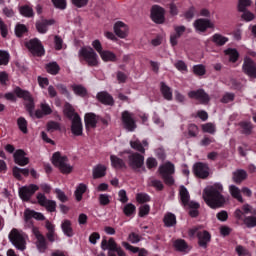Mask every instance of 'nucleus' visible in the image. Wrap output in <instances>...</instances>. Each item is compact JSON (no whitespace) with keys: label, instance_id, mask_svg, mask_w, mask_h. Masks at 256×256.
Listing matches in <instances>:
<instances>
[{"label":"nucleus","instance_id":"obj_1","mask_svg":"<svg viewBox=\"0 0 256 256\" xmlns=\"http://www.w3.org/2000/svg\"><path fill=\"white\" fill-rule=\"evenodd\" d=\"M205 203L212 209H217L225 205V196H223V184L214 183L207 186L203 191Z\"/></svg>","mask_w":256,"mask_h":256},{"label":"nucleus","instance_id":"obj_2","mask_svg":"<svg viewBox=\"0 0 256 256\" xmlns=\"http://www.w3.org/2000/svg\"><path fill=\"white\" fill-rule=\"evenodd\" d=\"M4 97L5 99H7V101H17V97H19V99H24L27 111L30 113L31 116H33L35 102L33 101V96H31V93H29V91L16 87L14 89V93L8 92L4 95Z\"/></svg>","mask_w":256,"mask_h":256},{"label":"nucleus","instance_id":"obj_3","mask_svg":"<svg viewBox=\"0 0 256 256\" xmlns=\"http://www.w3.org/2000/svg\"><path fill=\"white\" fill-rule=\"evenodd\" d=\"M8 237L12 245L19 251H25V249H27V235H25L23 231L14 228L11 230Z\"/></svg>","mask_w":256,"mask_h":256},{"label":"nucleus","instance_id":"obj_4","mask_svg":"<svg viewBox=\"0 0 256 256\" xmlns=\"http://www.w3.org/2000/svg\"><path fill=\"white\" fill-rule=\"evenodd\" d=\"M52 163L64 175H69L73 171V166L69 164V159L66 156H62L59 152L53 154Z\"/></svg>","mask_w":256,"mask_h":256},{"label":"nucleus","instance_id":"obj_5","mask_svg":"<svg viewBox=\"0 0 256 256\" xmlns=\"http://www.w3.org/2000/svg\"><path fill=\"white\" fill-rule=\"evenodd\" d=\"M189 191L187 190V188H185V186H181L180 187V200L182 205H184V207H190V216L191 217H197V215H199V212L197 211V209H199V203L197 202H193V201H189Z\"/></svg>","mask_w":256,"mask_h":256},{"label":"nucleus","instance_id":"obj_6","mask_svg":"<svg viewBox=\"0 0 256 256\" xmlns=\"http://www.w3.org/2000/svg\"><path fill=\"white\" fill-rule=\"evenodd\" d=\"M159 173L166 183V185H173L175 180L173 179V174L175 173V165L171 162H165L159 167Z\"/></svg>","mask_w":256,"mask_h":256},{"label":"nucleus","instance_id":"obj_7","mask_svg":"<svg viewBox=\"0 0 256 256\" xmlns=\"http://www.w3.org/2000/svg\"><path fill=\"white\" fill-rule=\"evenodd\" d=\"M79 55L86 60L90 67H97L99 65V56L91 47L81 48Z\"/></svg>","mask_w":256,"mask_h":256},{"label":"nucleus","instance_id":"obj_8","mask_svg":"<svg viewBox=\"0 0 256 256\" xmlns=\"http://www.w3.org/2000/svg\"><path fill=\"white\" fill-rule=\"evenodd\" d=\"M144 163L145 158L138 153L130 154L128 157V164L134 171H145Z\"/></svg>","mask_w":256,"mask_h":256},{"label":"nucleus","instance_id":"obj_9","mask_svg":"<svg viewBox=\"0 0 256 256\" xmlns=\"http://www.w3.org/2000/svg\"><path fill=\"white\" fill-rule=\"evenodd\" d=\"M39 191V186L35 184H29L19 188L18 193L20 199L23 201H31V198Z\"/></svg>","mask_w":256,"mask_h":256},{"label":"nucleus","instance_id":"obj_10","mask_svg":"<svg viewBox=\"0 0 256 256\" xmlns=\"http://www.w3.org/2000/svg\"><path fill=\"white\" fill-rule=\"evenodd\" d=\"M188 235L190 237L197 235L200 247H207V243L211 241V234L205 230L201 232L197 227L190 229Z\"/></svg>","mask_w":256,"mask_h":256},{"label":"nucleus","instance_id":"obj_11","mask_svg":"<svg viewBox=\"0 0 256 256\" xmlns=\"http://www.w3.org/2000/svg\"><path fill=\"white\" fill-rule=\"evenodd\" d=\"M122 125L130 133H133L137 129V123L135 122L133 113L129 111L122 112Z\"/></svg>","mask_w":256,"mask_h":256},{"label":"nucleus","instance_id":"obj_12","mask_svg":"<svg viewBox=\"0 0 256 256\" xmlns=\"http://www.w3.org/2000/svg\"><path fill=\"white\" fill-rule=\"evenodd\" d=\"M27 49L32 53V55H37V57H41L45 55V48H43V44L39 39L35 38L26 43Z\"/></svg>","mask_w":256,"mask_h":256},{"label":"nucleus","instance_id":"obj_13","mask_svg":"<svg viewBox=\"0 0 256 256\" xmlns=\"http://www.w3.org/2000/svg\"><path fill=\"white\" fill-rule=\"evenodd\" d=\"M32 233L36 238V247L39 253H45V251H47V241L45 240V237L42 236L39 228L35 226L32 227Z\"/></svg>","mask_w":256,"mask_h":256},{"label":"nucleus","instance_id":"obj_14","mask_svg":"<svg viewBox=\"0 0 256 256\" xmlns=\"http://www.w3.org/2000/svg\"><path fill=\"white\" fill-rule=\"evenodd\" d=\"M36 199L38 204H40L41 207H45V209H47L50 213H53L55 209H57V203L53 200L47 199L43 193H38L36 195Z\"/></svg>","mask_w":256,"mask_h":256},{"label":"nucleus","instance_id":"obj_15","mask_svg":"<svg viewBox=\"0 0 256 256\" xmlns=\"http://www.w3.org/2000/svg\"><path fill=\"white\" fill-rule=\"evenodd\" d=\"M114 33L120 39H127L129 37V26L123 21H117L114 24Z\"/></svg>","mask_w":256,"mask_h":256},{"label":"nucleus","instance_id":"obj_16","mask_svg":"<svg viewBox=\"0 0 256 256\" xmlns=\"http://www.w3.org/2000/svg\"><path fill=\"white\" fill-rule=\"evenodd\" d=\"M242 69L248 77L256 79V64L249 57H245Z\"/></svg>","mask_w":256,"mask_h":256},{"label":"nucleus","instance_id":"obj_17","mask_svg":"<svg viewBox=\"0 0 256 256\" xmlns=\"http://www.w3.org/2000/svg\"><path fill=\"white\" fill-rule=\"evenodd\" d=\"M213 27H215V24L208 19H197L194 22V28L200 33L207 31V29H213Z\"/></svg>","mask_w":256,"mask_h":256},{"label":"nucleus","instance_id":"obj_18","mask_svg":"<svg viewBox=\"0 0 256 256\" xmlns=\"http://www.w3.org/2000/svg\"><path fill=\"white\" fill-rule=\"evenodd\" d=\"M151 17L154 23H164L165 21V9L160 6H153L151 10Z\"/></svg>","mask_w":256,"mask_h":256},{"label":"nucleus","instance_id":"obj_19","mask_svg":"<svg viewBox=\"0 0 256 256\" xmlns=\"http://www.w3.org/2000/svg\"><path fill=\"white\" fill-rule=\"evenodd\" d=\"M194 174L200 179H207L209 177V166L203 163H196L194 165Z\"/></svg>","mask_w":256,"mask_h":256},{"label":"nucleus","instance_id":"obj_20","mask_svg":"<svg viewBox=\"0 0 256 256\" xmlns=\"http://www.w3.org/2000/svg\"><path fill=\"white\" fill-rule=\"evenodd\" d=\"M188 97H190V99H197L200 103H209V95H207L203 89L190 91Z\"/></svg>","mask_w":256,"mask_h":256},{"label":"nucleus","instance_id":"obj_21","mask_svg":"<svg viewBox=\"0 0 256 256\" xmlns=\"http://www.w3.org/2000/svg\"><path fill=\"white\" fill-rule=\"evenodd\" d=\"M71 131L76 137L83 135V123H81V117H79V115H75L73 118Z\"/></svg>","mask_w":256,"mask_h":256},{"label":"nucleus","instance_id":"obj_22","mask_svg":"<svg viewBox=\"0 0 256 256\" xmlns=\"http://www.w3.org/2000/svg\"><path fill=\"white\" fill-rule=\"evenodd\" d=\"M14 162L20 167H25V165H29V158L25 156V151L17 150L14 153Z\"/></svg>","mask_w":256,"mask_h":256},{"label":"nucleus","instance_id":"obj_23","mask_svg":"<svg viewBox=\"0 0 256 256\" xmlns=\"http://www.w3.org/2000/svg\"><path fill=\"white\" fill-rule=\"evenodd\" d=\"M51 113H53V109H51V106L44 101L40 103V109L36 110L35 116L37 117V119H41L46 115H51Z\"/></svg>","mask_w":256,"mask_h":256},{"label":"nucleus","instance_id":"obj_24","mask_svg":"<svg viewBox=\"0 0 256 256\" xmlns=\"http://www.w3.org/2000/svg\"><path fill=\"white\" fill-rule=\"evenodd\" d=\"M173 247L176 251L180 253H189L191 251V246L185 242L183 239H177L173 241Z\"/></svg>","mask_w":256,"mask_h":256},{"label":"nucleus","instance_id":"obj_25","mask_svg":"<svg viewBox=\"0 0 256 256\" xmlns=\"http://www.w3.org/2000/svg\"><path fill=\"white\" fill-rule=\"evenodd\" d=\"M25 221H29L30 219H36L37 221H45V216L43 213L35 212L31 209H26L24 212Z\"/></svg>","mask_w":256,"mask_h":256},{"label":"nucleus","instance_id":"obj_26","mask_svg":"<svg viewBox=\"0 0 256 256\" xmlns=\"http://www.w3.org/2000/svg\"><path fill=\"white\" fill-rule=\"evenodd\" d=\"M84 121L87 129H95V127H97L99 117L94 113H88L85 115Z\"/></svg>","mask_w":256,"mask_h":256},{"label":"nucleus","instance_id":"obj_27","mask_svg":"<svg viewBox=\"0 0 256 256\" xmlns=\"http://www.w3.org/2000/svg\"><path fill=\"white\" fill-rule=\"evenodd\" d=\"M50 25H55V20L49 19V20H42L36 24V28L38 33L45 34L48 31V27Z\"/></svg>","mask_w":256,"mask_h":256},{"label":"nucleus","instance_id":"obj_28","mask_svg":"<svg viewBox=\"0 0 256 256\" xmlns=\"http://www.w3.org/2000/svg\"><path fill=\"white\" fill-rule=\"evenodd\" d=\"M97 99H98V101H100L104 105H113V103H115V101L113 100V96L110 95L107 92L98 93L97 94Z\"/></svg>","mask_w":256,"mask_h":256},{"label":"nucleus","instance_id":"obj_29","mask_svg":"<svg viewBox=\"0 0 256 256\" xmlns=\"http://www.w3.org/2000/svg\"><path fill=\"white\" fill-rule=\"evenodd\" d=\"M122 246L131 253H138V256H147V250L139 249V247L132 246L128 242H122Z\"/></svg>","mask_w":256,"mask_h":256},{"label":"nucleus","instance_id":"obj_30","mask_svg":"<svg viewBox=\"0 0 256 256\" xmlns=\"http://www.w3.org/2000/svg\"><path fill=\"white\" fill-rule=\"evenodd\" d=\"M228 189L231 197H233L234 199H237L239 203H243V196L241 195L242 190L239 189V187L232 184L228 187Z\"/></svg>","mask_w":256,"mask_h":256},{"label":"nucleus","instance_id":"obj_31","mask_svg":"<svg viewBox=\"0 0 256 256\" xmlns=\"http://www.w3.org/2000/svg\"><path fill=\"white\" fill-rule=\"evenodd\" d=\"M99 55L105 63L117 61V55L109 50H102Z\"/></svg>","mask_w":256,"mask_h":256},{"label":"nucleus","instance_id":"obj_32","mask_svg":"<svg viewBox=\"0 0 256 256\" xmlns=\"http://www.w3.org/2000/svg\"><path fill=\"white\" fill-rule=\"evenodd\" d=\"M130 145L132 149H135L136 151H139L140 153H145V147H149V143H147V140H144L141 144V141L139 140H132L130 141Z\"/></svg>","mask_w":256,"mask_h":256},{"label":"nucleus","instance_id":"obj_33","mask_svg":"<svg viewBox=\"0 0 256 256\" xmlns=\"http://www.w3.org/2000/svg\"><path fill=\"white\" fill-rule=\"evenodd\" d=\"M107 171V166L103 164H99L93 169V177L94 179H101V177H105Z\"/></svg>","mask_w":256,"mask_h":256},{"label":"nucleus","instance_id":"obj_34","mask_svg":"<svg viewBox=\"0 0 256 256\" xmlns=\"http://www.w3.org/2000/svg\"><path fill=\"white\" fill-rule=\"evenodd\" d=\"M161 93L166 99V101H172L173 100V91L171 90V87L167 86L165 83H161Z\"/></svg>","mask_w":256,"mask_h":256},{"label":"nucleus","instance_id":"obj_35","mask_svg":"<svg viewBox=\"0 0 256 256\" xmlns=\"http://www.w3.org/2000/svg\"><path fill=\"white\" fill-rule=\"evenodd\" d=\"M232 179L234 183H243L247 179V172L245 170H237L233 172Z\"/></svg>","mask_w":256,"mask_h":256},{"label":"nucleus","instance_id":"obj_36","mask_svg":"<svg viewBox=\"0 0 256 256\" xmlns=\"http://www.w3.org/2000/svg\"><path fill=\"white\" fill-rule=\"evenodd\" d=\"M110 161H111V165H112V167H114V169H124V167H125V162L123 161V159H121L115 155L110 156Z\"/></svg>","mask_w":256,"mask_h":256},{"label":"nucleus","instance_id":"obj_37","mask_svg":"<svg viewBox=\"0 0 256 256\" xmlns=\"http://www.w3.org/2000/svg\"><path fill=\"white\" fill-rule=\"evenodd\" d=\"M61 229L66 237H73V228L71 227V221L64 220L61 224Z\"/></svg>","mask_w":256,"mask_h":256},{"label":"nucleus","instance_id":"obj_38","mask_svg":"<svg viewBox=\"0 0 256 256\" xmlns=\"http://www.w3.org/2000/svg\"><path fill=\"white\" fill-rule=\"evenodd\" d=\"M212 41H213V43H215V45H219L221 47V46L225 45V43L229 42V38H227L219 33H216L212 36Z\"/></svg>","mask_w":256,"mask_h":256},{"label":"nucleus","instance_id":"obj_39","mask_svg":"<svg viewBox=\"0 0 256 256\" xmlns=\"http://www.w3.org/2000/svg\"><path fill=\"white\" fill-rule=\"evenodd\" d=\"M71 89L74 91V94L78 95L79 97H85L87 95V89L83 87V85L73 84Z\"/></svg>","mask_w":256,"mask_h":256},{"label":"nucleus","instance_id":"obj_40","mask_svg":"<svg viewBox=\"0 0 256 256\" xmlns=\"http://www.w3.org/2000/svg\"><path fill=\"white\" fill-rule=\"evenodd\" d=\"M87 191V185L81 183L77 186L74 195L76 197V201H81L83 199V194Z\"/></svg>","mask_w":256,"mask_h":256},{"label":"nucleus","instance_id":"obj_41","mask_svg":"<svg viewBox=\"0 0 256 256\" xmlns=\"http://www.w3.org/2000/svg\"><path fill=\"white\" fill-rule=\"evenodd\" d=\"M64 115H67L69 119H75V115H79L77 113H75V108H73V106H71V104L66 103L64 106Z\"/></svg>","mask_w":256,"mask_h":256},{"label":"nucleus","instance_id":"obj_42","mask_svg":"<svg viewBox=\"0 0 256 256\" xmlns=\"http://www.w3.org/2000/svg\"><path fill=\"white\" fill-rule=\"evenodd\" d=\"M164 223L166 227H173L177 223V218L172 213H168L164 216Z\"/></svg>","mask_w":256,"mask_h":256},{"label":"nucleus","instance_id":"obj_43","mask_svg":"<svg viewBox=\"0 0 256 256\" xmlns=\"http://www.w3.org/2000/svg\"><path fill=\"white\" fill-rule=\"evenodd\" d=\"M202 131L204 133H209L210 135H215V132L217 131V127L215 124L209 122L202 125Z\"/></svg>","mask_w":256,"mask_h":256},{"label":"nucleus","instance_id":"obj_44","mask_svg":"<svg viewBox=\"0 0 256 256\" xmlns=\"http://www.w3.org/2000/svg\"><path fill=\"white\" fill-rule=\"evenodd\" d=\"M252 4H253V1L251 0H239L238 11L243 13L244 11H247V7H251Z\"/></svg>","mask_w":256,"mask_h":256},{"label":"nucleus","instance_id":"obj_45","mask_svg":"<svg viewBox=\"0 0 256 256\" xmlns=\"http://www.w3.org/2000/svg\"><path fill=\"white\" fill-rule=\"evenodd\" d=\"M225 55H228L230 61L232 63H235V61H237V59H239V52H237V50L235 49H227L225 50Z\"/></svg>","mask_w":256,"mask_h":256},{"label":"nucleus","instance_id":"obj_46","mask_svg":"<svg viewBox=\"0 0 256 256\" xmlns=\"http://www.w3.org/2000/svg\"><path fill=\"white\" fill-rule=\"evenodd\" d=\"M46 71L50 73V75H57L59 73V65L53 62L46 66Z\"/></svg>","mask_w":256,"mask_h":256},{"label":"nucleus","instance_id":"obj_47","mask_svg":"<svg viewBox=\"0 0 256 256\" xmlns=\"http://www.w3.org/2000/svg\"><path fill=\"white\" fill-rule=\"evenodd\" d=\"M20 13L21 15H23V17H33L34 13H33V8H31V6H22L20 8Z\"/></svg>","mask_w":256,"mask_h":256},{"label":"nucleus","instance_id":"obj_48","mask_svg":"<svg viewBox=\"0 0 256 256\" xmlns=\"http://www.w3.org/2000/svg\"><path fill=\"white\" fill-rule=\"evenodd\" d=\"M135 210H136L135 205L129 203L124 206L123 211H124V214L126 215V217H131V215L135 214Z\"/></svg>","mask_w":256,"mask_h":256},{"label":"nucleus","instance_id":"obj_49","mask_svg":"<svg viewBox=\"0 0 256 256\" xmlns=\"http://www.w3.org/2000/svg\"><path fill=\"white\" fill-rule=\"evenodd\" d=\"M47 131H49L50 133H53L54 131H59V129H61V125L58 122L55 121H50L47 123Z\"/></svg>","mask_w":256,"mask_h":256},{"label":"nucleus","instance_id":"obj_50","mask_svg":"<svg viewBox=\"0 0 256 256\" xmlns=\"http://www.w3.org/2000/svg\"><path fill=\"white\" fill-rule=\"evenodd\" d=\"M17 125L22 133H27V120L23 117L18 118Z\"/></svg>","mask_w":256,"mask_h":256},{"label":"nucleus","instance_id":"obj_51","mask_svg":"<svg viewBox=\"0 0 256 256\" xmlns=\"http://www.w3.org/2000/svg\"><path fill=\"white\" fill-rule=\"evenodd\" d=\"M136 201H138V203H149V201H151V197L146 193H138L136 195Z\"/></svg>","mask_w":256,"mask_h":256},{"label":"nucleus","instance_id":"obj_52","mask_svg":"<svg viewBox=\"0 0 256 256\" xmlns=\"http://www.w3.org/2000/svg\"><path fill=\"white\" fill-rule=\"evenodd\" d=\"M9 52L0 50V65H7L9 63Z\"/></svg>","mask_w":256,"mask_h":256},{"label":"nucleus","instance_id":"obj_53","mask_svg":"<svg viewBox=\"0 0 256 256\" xmlns=\"http://www.w3.org/2000/svg\"><path fill=\"white\" fill-rule=\"evenodd\" d=\"M235 251L238 256H251L249 250H247L245 247L241 245L236 246Z\"/></svg>","mask_w":256,"mask_h":256},{"label":"nucleus","instance_id":"obj_54","mask_svg":"<svg viewBox=\"0 0 256 256\" xmlns=\"http://www.w3.org/2000/svg\"><path fill=\"white\" fill-rule=\"evenodd\" d=\"M99 203L100 205H109L111 203V196L109 194H100Z\"/></svg>","mask_w":256,"mask_h":256},{"label":"nucleus","instance_id":"obj_55","mask_svg":"<svg viewBox=\"0 0 256 256\" xmlns=\"http://www.w3.org/2000/svg\"><path fill=\"white\" fill-rule=\"evenodd\" d=\"M150 211H151V207L148 204H143L139 208V215L141 217H145V215H149Z\"/></svg>","mask_w":256,"mask_h":256},{"label":"nucleus","instance_id":"obj_56","mask_svg":"<svg viewBox=\"0 0 256 256\" xmlns=\"http://www.w3.org/2000/svg\"><path fill=\"white\" fill-rule=\"evenodd\" d=\"M205 66L203 65H195L193 67V72L195 75H199V76H202V75H205Z\"/></svg>","mask_w":256,"mask_h":256},{"label":"nucleus","instance_id":"obj_57","mask_svg":"<svg viewBox=\"0 0 256 256\" xmlns=\"http://www.w3.org/2000/svg\"><path fill=\"white\" fill-rule=\"evenodd\" d=\"M15 33L17 37H21L23 33H27V27L23 24H18L15 28Z\"/></svg>","mask_w":256,"mask_h":256},{"label":"nucleus","instance_id":"obj_58","mask_svg":"<svg viewBox=\"0 0 256 256\" xmlns=\"http://www.w3.org/2000/svg\"><path fill=\"white\" fill-rule=\"evenodd\" d=\"M52 3L56 9H65L67 7V1L65 0H52Z\"/></svg>","mask_w":256,"mask_h":256},{"label":"nucleus","instance_id":"obj_59","mask_svg":"<svg viewBox=\"0 0 256 256\" xmlns=\"http://www.w3.org/2000/svg\"><path fill=\"white\" fill-rule=\"evenodd\" d=\"M54 45H55V49L56 51H61V49H63L64 45H63V39L59 36H55L54 38Z\"/></svg>","mask_w":256,"mask_h":256},{"label":"nucleus","instance_id":"obj_60","mask_svg":"<svg viewBox=\"0 0 256 256\" xmlns=\"http://www.w3.org/2000/svg\"><path fill=\"white\" fill-rule=\"evenodd\" d=\"M244 223L247 227H256V217L255 216H249L244 219Z\"/></svg>","mask_w":256,"mask_h":256},{"label":"nucleus","instance_id":"obj_61","mask_svg":"<svg viewBox=\"0 0 256 256\" xmlns=\"http://www.w3.org/2000/svg\"><path fill=\"white\" fill-rule=\"evenodd\" d=\"M92 47L97 51V53L100 55L103 52V45L101 44V41L99 40H94L92 42Z\"/></svg>","mask_w":256,"mask_h":256},{"label":"nucleus","instance_id":"obj_62","mask_svg":"<svg viewBox=\"0 0 256 256\" xmlns=\"http://www.w3.org/2000/svg\"><path fill=\"white\" fill-rule=\"evenodd\" d=\"M175 67L178 71H181V73H187V64H185V62L179 60L175 63Z\"/></svg>","mask_w":256,"mask_h":256},{"label":"nucleus","instance_id":"obj_63","mask_svg":"<svg viewBox=\"0 0 256 256\" xmlns=\"http://www.w3.org/2000/svg\"><path fill=\"white\" fill-rule=\"evenodd\" d=\"M240 125L242 127L243 133H245L246 135H249V133H251V130L253 129V127L251 126V123L242 122Z\"/></svg>","mask_w":256,"mask_h":256},{"label":"nucleus","instance_id":"obj_64","mask_svg":"<svg viewBox=\"0 0 256 256\" xmlns=\"http://www.w3.org/2000/svg\"><path fill=\"white\" fill-rule=\"evenodd\" d=\"M235 99V94L233 93H225L221 99L222 103H231Z\"/></svg>","mask_w":256,"mask_h":256}]
</instances>
